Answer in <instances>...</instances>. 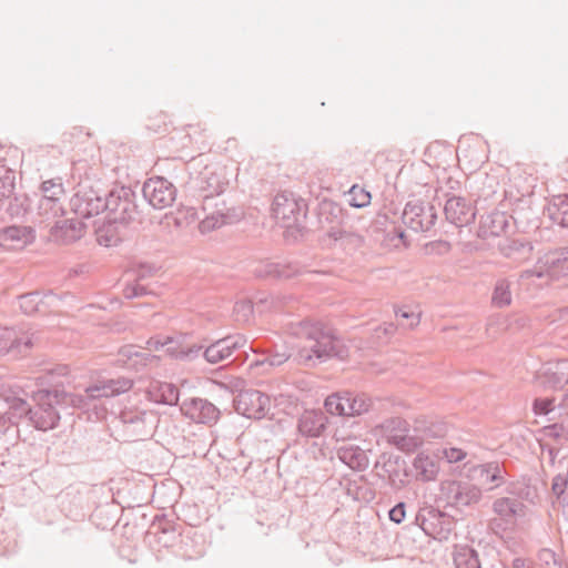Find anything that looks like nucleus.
I'll return each mask as SVG.
<instances>
[{
  "instance_id": "f257e3e1",
  "label": "nucleus",
  "mask_w": 568,
  "mask_h": 568,
  "mask_svg": "<svg viewBox=\"0 0 568 568\" xmlns=\"http://www.w3.org/2000/svg\"><path fill=\"white\" fill-rule=\"evenodd\" d=\"M288 331L293 336L306 342L296 355L298 364L311 367L331 357L344 358L347 355L342 339L323 323L308 318L298 320L288 324Z\"/></svg>"
},
{
  "instance_id": "f03ea898",
  "label": "nucleus",
  "mask_w": 568,
  "mask_h": 568,
  "mask_svg": "<svg viewBox=\"0 0 568 568\" xmlns=\"http://www.w3.org/2000/svg\"><path fill=\"white\" fill-rule=\"evenodd\" d=\"M34 406L28 409V418L32 426L42 432L58 427L61 412L68 408H79L87 412L85 399L81 394H73L60 389H39L33 395Z\"/></svg>"
},
{
  "instance_id": "7ed1b4c3",
  "label": "nucleus",
  "mask_w": 568,
  "mask_h": 568,
  "mask_svg": "<svg viewBox=\"0 0 568 568\" xmlns=\"http://www.w3.org/2000/svg\"><path fill=\"white\" fill-rule=\"evenodd\" d=\"M109 220L128 224L141 220L136 193L130 186H118L106 192Z\"/></svg>"
},
{
  "instance_id": "20e7f679",
  "label": "nucleus",
  "mask_w": 568,
  "mask_h": 568,
  "mask_svg": "<svg viewBox=\"0 0 568 568\" xmlns=\"http://www.w3.org/2000/svg\"><path fill=\"white\" fill-rule=\"evenodd\" d=\"M108 207L106 192L88 181L81 182L77 192L70 199V209L80 219L99 215Z\"/></svg>"
},
{
  "instance_id": "39448f33",
  "label": "nucleus",
  "mask_w": 568,
  "mask_h": 568,
  "mask_svg": "<svg viewBox=\"0 0 568 568\" xmlns=\"http://www.w3.org/2000/svg\"><path fill=\"white\" fill-rule=\"evenodd\" d=\"M272 211L276 220L285 229L302 230L307 216V204L304 199L284 191L274 197Z\"/></svg>"
},
{
  "instance_id": "423d86ee",
  "label": "nucleus",
  "mask_w": 568,
  "mask_h": 568,
  "mask_svg": "<svg viewBox=\"0 0 568 568\" xmlns=\"http://www.w3.org/2000/svg\"><path fill=\"white\" fill-rule=\"evenodd\" d=\"M415 523L427 536L440 541L449 538L455 526L450 516L433 507L419 509Z\"/></svg>"
},
{
  "instance_id": "0eeeda50",
  "label": "nucleus",
  "mask_w": 568,
  "mask_h": 568,
  "mask_svg": "<svg viewBox=\"0 0 568 568\" xmlns=\"http://www.w3.org/2000/svg\"><path fill=\"white\" fill-rule=\"evenodd\" d=\"M440 494L447 506L458 509L477 504L481 498V490L474 484L464 480L443 481Z\"/></svg>"
},
{
  "instance_id": "6e6552de",
  "label": "nucleus",
  "mask_w": 568,
  "mask_h": 568,
  "mask_svg": "<svg viewBox=\"0 0 568 568\" xmlns=\"http://www.w3.org/2000/svg\"><path fill=\"white\" fill-rule=\"evenodd\" d=\"M402 220L414 232H427L435 225L437 212L430 203L414 200L406 203Z\"/></svg>"
},
{
  "instance_id": "1a4fd4ad",
  "label": "nucleus",
  "mask_w": 568,
  "mask_h": 568,
  "mask_svg": "<svg viewBox=\"0 0 568 568\" xmlns=\"http://www.w3.org/2000/svg\"><path fill=\"white\" fill-rule=\"evenodd\" d=\"M379 427L387 442L403 452H414L422 444L419 438L409 435V425L402 417L387 418Z\"/></svg>"
},
{
  "instance_id": "9d476101",
  "label": "nucleus",
  "mask_w": 568,
  "mask_h": 568,
  "mask_svg": "<svg viewBox=\"0 0 568 568\" xmlns=\"http://www.w3.org/2000/svg\"><path fill=\"white\" fill-rule=\"evenodd\" d=\"M236 413L246 418L262 419L270 410V397L257 389H244L233 399Z\"/></svg>"
},
{
  "instance_id": "9b49d317",
  "label": "nucleus",
  "mask_w": 568,
  "mask_h": 568,
  "mask_svg": "<svg viewBox=\"0 0 568 568\" xmlns=\"http://www.w3.org/2000/svg\"><path fill=\"white\" fill-rule=\"evenodd\" d=\"M145 201L155 210L171 206L176 199V187L163 176L146 180L142 187Z\"/></svg>"
},
{
  "instance_id": "f8f14e48",
  "label": "nucleus",
  "mask_w": 568,
  "mask_h": 568,
  "mask_svg": "<svg viewBox=\"0 0 568 568\" xmlns=\"http://www.w3.org/2000/svg\"><path fill=\"white\" fill-rule=\"evenodd\" d=\"M317 219L321 229L335 241L349 235L342 226L345 216L339 204L331 200H323L318 204Z\"/></svg>"
},
{
  "instance_id": "ddd939ff",
  "label": "nucleus",
  "mask_w": 568,
  "mask_h": 568,
  "mask_svg": "<svg viewBox=\"0 0 568 568\" xmlns=\"http://www.w3.org/2000/svg\"><path fill=\"white\" fill-rule=\"evenodd\" d=\"M120 420L131 440H139L152 434L155 415L152 412L130 408L120 413Z\"/></svg>"
},
{
  "instance_id": "4468645a",
  "label": "nucleus",
  "mask_w": 568,
  "mask_h": 568,
  "mask_svg": "<svg viewBox=\"0 0 568 568\" xmlns=\"http://www.w3.org/2000/svg\"><path fill=\"white\" fill-rule=\"evenodd\" d=\"M133 386L132 379L129 378H120V379H110L102 385H94L87 387L84 394H81L82 398L85 399V408L87 412L90 409H97V400L102 397H110L120 395L131 389Z\"/></svg>"
},
{
  "instance_id": "2eb2a0df",
  "label": "nucleus",
  "mask_w": 568,
  "mask_h": 568,
  "mask_svg": "<svg viewBox=\"0 0 568 568\" xmlns=\"http://www.w3.org/2000/svg\"><path fill=\"white\" fill-rule=\"evenodd\" d=\"M246 343L247 339L244 335H229L206 346L203 351V357L210 364H217L230 357L235 351L244 347Z\"/></svg>"
},
{
  "instance_id": "dca6fc26",
  "label": "nucleus",
  "mask_w": 568,
  "mask_h": 568,
  "mask_svg": "<svg viewBox=\"0 0 568 568\" xmlns=\"http://www.w3.org/2000/svg\"><path fill=\"white\" fill-rule=\"evenodd\" d=\"M444 214L450 224H454L457 227H463L475 221L476 209L465 197L452 195L446 200Z\"/></svg>"
},
{
  "instance_id": "f3484780",
  "label": "nucleus",
  "mask_w": 568,
  "mask_h": 568,
  "mask_svg": "<svg viewBox=\"0 0 568 568\" xmlns=\"http://www.w3.org/2000/svg\"><path fill=\"white\" fill-rule=\"evenodd\" d=\"M181 409L186 417L200 424L211 425L220 417V409L207 399L200 397L185 399Z\"/></svg>"
},
{
  "instance_id": "a211bd4d",
  "label": "nucleus",
  "mask_w": 568,
  "mask_h": 568,
  "mask_svg": "<svg viewBox=\"0 0 568 568\" xmlns=\"http://www.w3.org/2000/svg\"><path fill=\"white\" fill-rule=\"evenodd\" d=\"M36 240V230L30 225H9L0 230V246L6 250H22Z\"/></svg>"
},
{
  "instance_id": "6ab92c4d",
  "label": "nucleus",
  "mask_w": 568,
  "mask_h": 568,
  "mask_svg": "<svg viewBox=\"0 0 568 568\" xmlns=\"http://www.w3.org/2000/svg\"><path fill=\"white\" fill-rule=\"evenodd\" d=\"M302 268L297 262H261L254 267L253 273L261 278L282 280L301 274Z\"/></svg>"
},
{
  "instance_id": "aec40b11",
  "label": "nucleus",
  "mask_w": 568,
  "mask_h": 568,
  "mask_svg": "<svg viewBox=\"0 0 568 568\" xmlns=\"http://www.w3.org/2000/svg\"><path fill=\"white\" fill-rule=\"evenodd\" d=\"M538 258L545 276L550 280H560L565 277V271L568 263V246L550 250Z\"/></svg>"
},
{
  "instance_id": "412c9836",
  "label": "nucleus",
  "mask_w": 568,
  "mask_h": 568,
  "mask_svg": "<svg viewBox=\"0 0 568 568\" xmlns=\"http://www.w3.org/2000/svg\"><path fill=\"white\" fill-rule=\"evenodd\" d=\"M155 361L158 357L150 352L134 345H125L119 349L115 363L124 368L139 372Z\"/></svg>"
},
{
  "instance_id": "4be33fe9",
  "label": "nucleus",
  "mask_w": 568,
  "mask_h": 568,
  "mask_svg": "<svg viewBox=\"0 0 568 568\" xmlns=\"http://www.w3.org/2000/svg\"><path fill=\"white\" fill-rule=\"evenodd\" d=\"M327 424L328 418L323 410H305L298 418L297 430L304 437L317 438L324 435Z\"/></svg>"
},
{
  "instance_id": "5701e85b",
  "label": "nucleus",
  "mask_w": 568,
  "mask_h": 568,
  "mask_svg": "<svg viewBox=\"0 0 568 568\" xmlns=\"http://www.w3.org/2000/svg\"><path fill=\"white\" fill-rule=\"evenodd\" d=\"M77 219L58 220L50 230L51 237L60 244H71L84 234L85 225Z\"/></svg>"
},
{
  "instance_id": "b1692460",
  "label": "nucleus",
  "mask_w": 568,
  "mask_h": 568,
  "mask_svg": "<svg viewBox=\"0 0 568 568\" xmlns=\"http://www.w3.org/2000/svg\"><path fill=\"white\" fill-rule=\"evenodd\" d=\"M215 205L217 209L210 216H206L201 223V227L205 231L214 230L223 225L234 224L239 222L244 215L242 207H229L224 201L222 202L221 206L219 204Z\"/></svg>"
},
{
  "instance_id": "393cba45",
  "label": "nucleus",
  "mask_w": 568,
  "mask_h": 568,
  "mask_svg": "<svg viewBox=\"0 0 568 568\" xmlns=\"http://www.w3.org/2000/svg\"><path fill=\"white\" fill-rule=\"evenodd\" d=\"M250 349L254 353H262L264 358L256 361L255 365L268 364L270 366H281L292 356L290 348L285 344L262 345L257 341H253Z\"/></svg>"
},
{
  "instance_id": "a878e982",
  "label": "nucleus",
  "mask_w": 568,
  "mask_h": 568,
  "mask_svg": "<svg viewBox=\"0 0 568 568\" xmlns=\"http://www.w3.org/2000/svg\"><path fill=\"white\" fill-rule=\"evenodd\" d=\"M509 226V216L505 212L493 211L480 217L478 237L489 239L500 236Z\"/></svg>"
},
{
  "instance_id": "bb28decb",
  "label": "nucleus",
  "mask_w": 568,
  "mask_h": 568,
  "mask_svg": "<svg viewBox=\"0 0 568 568\" xmlns=\"http://www.w3.org/2000/svg\"><path fill=\"white\" fill-rule=\"evenodd\" d=\"M32 338L28 334H19L13 327H0V352L26 354L32 347Z\"/></svg>"
},
{
  "instance_id": "cd10ccee",
  "label": "nucleus",
  "mask_w": 568,
  "mask_h": 568,
  "mask_svg": "<svg viewBox=\"0 0 568 568\" xmlns=\"http://www.w3.org/2000/svg\"><path fill=\"white\" fill-rule=\"evenodd\" d=\"M525 505L515 497H500L494 500L493 510L506 525H515L517 517L525 516Z\"/></svg>"
},
{
  "instance_id": "c85d7f7f",
  "label": "nucleus",
  "mask_w": 568,
  "mask_h": 568,
  "mask_svg": "<svg viewBox=\"0 0 568 568\" xmlns=\"http://www.w3.org/2000/svg\"><path fill=\"white\" fill-rule=\"evenodd\" d=\"M545 388L559 389L568 383V372L565 362L548 363L538 375Z\"/></svg>"
},
{
  "instance_id": "c756f323",
  "label": "nucleus",
  "mask_w": 568,
  "mask_h": 568,
  "mask_svg": "<svg viewBox=\"0 0 568 568\" xmlns=\"http://www.w3.org/2000/svg\"><path fill=\"white\" fill-rule=\"evenodd\" d=\"M200 190L203 192V199L206 204L216 195H221L229 182L217 172L205 171L200 178Z\"/></svg>"
},
{
  "instance_id": "7c9ffc66",
  "label": "nucleus",
  "mask_w": 568,
  "mask_h": 568,
  "mask_svg": "<svg viewBox=\"0 0 568 568\" xmlns=\"http://www.w3.org/2000/svg\"><path fill=\"white\" fill-rule=\"evenodd\" d=\"M339 460L354 470H364L368 466V456L364 449L354 445H344L338 448Z\"/></svg>"
},
{
  "instance_id": "2f4dec72",
  "label": "nucleus",
  "mask_w": 568,
  "mask_h": 568,
  "mask_svg": "<svg viewBox=\"0 0 568 568\" xmlns=\"http://www.w3.org/2000/svg\"><path fill=\"white\" fill-rule=\"evenodd\" d=\"M415 477L422 481L434 480L439 471L438 462L424 453H419L413 460Z\"/></svg>"
},
{
  "instance_id": "473e14b6",
  "label": "nucleus",
  "mask_w": 568,
  "mask_h": 568,
  "mask_svg": "<svg viewBox=\"0 0 568 568\" xmlns=\"http://www.w3.org/2000/svg\"><path fill=\"white\" fill-rule=\"evenodd\" d=\"M548 217L557 225L568 229V195H558L547 206Z\"/></svg>"
},
{
  "instance_id": "72a5a7b5",
  "label": "nucleus",
  "mask_w": 568,
  "mask_h": 568,
  "mask_svg": "<svg viewBox=\"0 0 568 568\" xmlns=\"http://www.w3.org/2000/svg\"><path fill=\"white\" fill-rule=\"evenodd\" d=\"M453 561L456 568H481L478 552L467 545L455 547Z\"/></svg>"
},
{
  "instance_id": "f704fd0d",
  "label": "nucleus",
  "mask_w": 568,
  "mask_h": 568,
  "mask_svg": "<svg viewBox=\"0 0 568 568\" xmlns=\"http://www.w3.org/2000/svg\"><path fill=\"white\" fill-rule=\"evenodd\" d=\"M65 213L61 201L48 197H40L37 206V215L40 222L53 221Z\"/></svg>"
},
{
  "instance_id": "c9c22d12",
  "label": "nucleus",
  "mask_w": 568,
  "mask_h": 568,
  "mask_svg": "<svg viewBox=\"0 0 568 568\" xmlns=\"http://www.w3.org/2000/svg\"><path fill=\"white\" fill-rule=\"evenodd\" d=\"M473 471L484 483L494 484L495 487L500 486L503 483V467L496 462L480 464L474 467Z\"/></svg>"
},
{
  "instance_id": "e433bc0d",
  "label": "nucleus",
  "mask_w": 568,
  "mask_h": 568,
  "mask_svg": "<svg viewBox=\"0 0 568 568\" xmlns=\"http://www.w3.org/2000/svg\"><path fill=\"white\" fill-rule=\"evenodd\" d=\"M511 283L507 278L497 280L493 295H491V304L495 307L504 308L511 304Z\"/></svg>"
},
{
  "instance_id": "4c0bfd02",
  "label": "nucleus",
  "mask_w": 568,
  "mask_h": 568,
  "mask_svg": "<svg viewBox=\"0 0 568 568\" xmlns=\"http://www.w3.org/2000/svg\"><path fill=\"white\" fill-rule=\"evenodd\" d=\"M347 397V413L348 416H357L367 413L372 406L371 398L364 393L346 392Z\"/></svg>"
},
{
  "instance_id": "58836bf2",
  "label": "nucleus",
  "mask_w": 568,
  "mask_h": 568,
  "mask_svg": "<svg viewBox=\"0 0 568 568\" xmlns=\"http://www.w3.org/2000/svg\"><path fill=\"white\" fill-rule=\"evenodd\" d=\"M16 187V173L7 166L6 160L0 161V201L10 199Z\"/></svg>"
},
{
  "instance_id": "ea45409f",
  "label": "nucleus",
  "mask_w": 568,
  "mask_h": 568,
  "mask_svg": "<svg viewBox=\"0 0 568 568\" xmlns=\"http://www.w3.org/2000/svg\"><path fill=\"white\" fill-rule=\"evenodd\" d=\"M347 400H349V398L347 397L346 392L334 393L326 397L324 407L331 415L348 416L346 408Z\"/></svg>"
},
{
  "instance_id": "a19ab883",
  "label": "nucleus",
  "mask_w": 568,
  "mask_h": 568,
  "mask_svg": "<svg viewBox=\"0 0 568 568\" xmlns=\"http://www.w3.org/2000/svg\"><path fill=\"white\" fill-rule=\"evenodd\" d=\"M41 197L54 199L61 201L64 196V187L61 178H54L41 183Z\"/></svg>"
},
{
  "instance_id": "79ce46f5",
  "label": "nucleus",
  "mask_w": 568,
  "mask_h": 568,
  "mask_svg": "<svg viewBox=\"0 0 568 568\" xmlns=\"http://www.w3.org/2000/svg\"><path fill=\"white\" fill-rule=\"evenodd\" d=\"M43 301L39 292H30L19 296V307L26 315H32L40 311Z\"/></svg>"
},
{
  "instance_id": "37998d69",
  "label": "nucleus",
  "mask_w": 568,
  "mask_h": 568,
  "mask_svg": "<svg viewBox=\"0 0 568 568\" xmlns=\"http://www.w3.org/2000/svg\"><path fill=\"white\" fill-rule=\"evenodd\" d=\"M371 193L357 184L348 191V203L353 207H365L371 203Z\"/></svg>"
},
{
  "instance_id": "c03bdc74",
  "label": "nucleus",
  "mask_w": 568,
  "mask_h": 568,
  "mask_svg": "<svg viewBox=\"0 0 568 568\" xmlns=\"http://www.w3.org/2000/svg\"><path fill=\"white\" fill-rule=\"evenodd\" d=\"M176 528V524L174 520H171L166 517V515H156L149 528L148 534L153 535L154 537L163 534V532H171Z\"/></svg>"
},
{
  "instance_id": "a18cd8bd",
  "label": "nucleus",
  "mask_w": 568,
  "mask_h": 568,
  "mask_svg": "<svg viewBox=\"0 0 568 568\" xmlns=\"http://www.w3.org/2000/svg\"><path fill=\"white\" fill-rule=\"evenodd\" d=\"M532 251L530 242L519 239L508 240L507 245L503 247L506 256H514L515 254L529 255Z\"/></svg>"
},
{
  "instance_id": "49530a36",
  "label": "nucleus",
  "mask_w": 568,
  "mask_h": 568,
  "mask_svg": "<svg viewBox=\"0 0 568 568\" xmlns=\"http://www.w3.org/2000/svg\"><path fill=\"white\" fill-rule=\"evenodd\" d=\"M28 199L22 195V196H18V195H13L12 197H10V201H9V204H8V207H7V212L9 213L10 216H20L22 214H24L28 210Z\"/></svg>"
},
{
  "instance_id": "de8ad7c7",
  "label": "nucleus",
  "mask_w": 568,
  "mask_h": 568,
  "mask_svg": "<svg viewBox=\"0 0 568 568\" xmlns=\"http://www.w3.org/2000/svg\"><path fill=\"white\" fill-rule=\"evenodd\" d=\"M161 389V403L165 405H175L179 402L180 392L176 386L170 383H164L160 387Z\"/></svg>"
},
{
  "instance_id": "09e8293b",
  "label": "nucleus",
  "mask_w": 568,
  "mask_h": 568,
  "mask_svg": "<svg viewBox=\"0 0 568 568\" xmlns=\"http://www.w3.org/2000/svg\"><path fill=\"white\" fill-rule=\"evenodd\" d=\"M554 402L555 398L552 397L535 398L532 402L534 414L548 415L555 409Z\"/></svg>"
},
{
  "instance_id": "8fccbe9b",
  "label": "nucleus",
  "mask_w": 568,
  "mask_h": 568,
  "mask_svg": "<svg viewBox=\"0 0 568 568\" xmlns=\"http://www.w3.org/2000/svg\"><path fill=\"white\" fill-rule=\"evenodd\" d=\"M204 348L205 347L203 345H197V344L186 345V344H184L183 351L180 352V354H181L180 361H182V362L194 361L200 355L203 356Z\"/></svg>"
},
{
  "instance_id": "3c124183",
  "label": "nucleus",
  "mask_w": 568,
  "mask_h": 568,
  "mask_svg": "<svg viewBox=\"0 0 568 568\" xmlns=\"http://www.w3.org/2000/svg\"><path fill=\"white\" fill-rule=\"evenodd\" d=\"M450 248V243L444 240L432 241L425 245L427 254L445 255Z\"/></svg>"
},
{
  "instance_id": "603ef678",
  "label": "nucleus",
  "mask_w": 568,
  "mask_h": 568,
  "mask_svg": "<svg viewBox=\"0 0 568 568\" xmlns=\"http://www.w3.org/2000/svg\"><path fill=\"white\" fill-rule=\"evenodd\" d=\"M9 403L10 409L14 412V415L21 417L23 415L28 416V409H31V406L20 397H12L6 399Z\"/></svg>"
},
{
  "instance_id": "864d4df0",
  "label": "nucleus",
  "mask_w": 568,
  "mask_h": 568,
  "mask_svg": "<svg viewBox=\"0 0 568 568\" xmlns=\"http://www.w3.org/2000/svg\"><path fill=\"white\" fill-rule=\"evenodd\" d=\"M545 432L550 438L568 440V428L562 424L554 423L545 427Z\"/></svg>"
},
{
  "instance_id": "5fc2aeb1",
  "label": "nucleus",
  "mask_w": 568,
  "mask_h": 568,
  "mask_svg": "<svg viewBox=\"0 0 568 568\" xmlns=\"http://www.w3.org/2000/svg\"><path fill=\"white\" fill-rule=\"evenodd\" d=\"M234 312L239 316L237 320L248 321L253 313V305L250 301H240L234 305Z\"/></svg>"
},
{
  "instance_id": "6e6d98bb",
  "label": "nucleus",
  "mask_w": 568,
  "mask_h": 568,
  "mask_svg": "<svg viewBox=\"0 0 568 568\" xmlns=\"http://www.w3.org/2000/svg\"><path fill=\"white\" fill-rule=\"evenodd\" d=\"M182 339V336L172 337V343L165 344V352L170 357L180 361V352H182L184 347Z\"/></svg>"
},
{
  "instance_id": "4d7b16f0",
  "label": "nucleus",
  "mask_w": 568,
  "mask_h": 568,
  "mask_svg": "<svg viewBox=\"0 0 568 568\" xmlns=\"http://www.w3.org/2000/svg\"><path fill=\"white\" fill-rule=\"evenodd\" d=\"M406 516V505L403 501L397 503L393 508L388 511L389 519L395 524H400L404 521Z\"/></svg>"
},
{
  "instance_id": "13d9d810",
  "label": "nucleus",
  "mask_w": 568,
  "mask_h": 568,
  "mask_svg": "<svg viewBox=\"0 0 568 568\" xmlns=\"http://www.w3.org/2000/svg\"><path fill=\"white\" fill-rule=\"evenodd\" d=\"M531 277H537V278L546 277L545 273H544V271L541 268V265L539 263V258L537 260L536 264L531 268H527V270L521 271L520 275H519L520 280H528V278H531Z\"/></svg>"
},
{
  "instance_id": "bf43d9fd",
  "label": "nucleus",
  "mask_w": 568,
  "mask_h": 568,
  "mask_svg": "<svg viewBox=\"0 0 568 568\" xmlns=\"http://www.w3.org/2000/svg\"><path fill=\"white\" fill-rule=\"evenodd\" d=\"M179 536H180V534L178 532V528H175L174 530H172V535L169 531L163 532V534L155 536V539H156L158 544H160L161 546L171 547L175 544Z\"/></svg>"
},
{
  "instance_id": "052dcab7",
  "label": "nucleus",
  "mask_w": 568,
  "mask_h": 568,
  "mask_svg": "<svg viewBox=\"0 0 568 568\" xmlns=\"http://www.w3.org/2000/svg\"><path fill=\"white\" fill-rule=\"evenodd\" d=\"M427 436L432 438H442L446 436L448 428L444 423H434L427 428Z\"/></svg>"
},
{
  "instance_id": "680f3d73",
  "label": "nucleus",
  "mask_w": 568,
  "mask_h": 568,
  "mask_svg": "<svg viewBox=\"0 0 568 568\" xmlns=\"http://www.w3.org/2000/svg\"><path fill=\"white\" fill-rule=\"evenodd\" d=\"M395 314L397 318L410 321L408 324L409 327L417 325L419 322V316L405 307L396 310Z\"/></svg>"
},
{
  "instance_id": "e2e57ef3",
  "label": "nucleus",
  "mask_w": 568,
  "mask_h": 568,
  "mask_svg": "<svg viewBox=\"0 0 568 568\" xmlns=\"http://www.w3.org/2000/svg\"><path fill=\"white\" fill-rule=\"evenodd\" d=\"M444 455L449 463H458L466 457V453L463 449L456 447L444 449Z\"/></svg>"
},
{
  "instance_id": "0e129e2a",
  "label": "nucleus",
  "mask_w": 568,
  "mask_h": 568,
  "mask_svg": "<svg viewBox=\"0 0 568 568\" xmlns=\"http://www.w3.org/2000/svg\"><path fill=\"white\" fill-rule=\"evenodd\" d=\"M400 457L395 456L394 458L392 456L388 457L386 462L383 463V469L385 473L388 474L390 478L397 475L395 467L399 464Z\"/></svg>"
},
{
  "instance_id": "69168bd1",
  "label": "nucleus",
  "mask_w": 568,
  "mask_h": 568,
  "mask_svg": "<svg viewBox=\"0 0 568 568\" xmlns=\"http://www.w3.org/2000/svg\"><path fill=\"white\" fill-rule=\"evenodd\" d=\"M172 343V336H165V337H159V336H155V337H151L149 341H148V346H149V349H160V348H163L165 347V344H170Z\"/></svg>"
},
{
  "instance_id": "338daca9",
  "label": "nucleus",
  "mask_w": 568,
  "mask_h": 568,
  "mask_svg": "<svg viewBox=\"0 0 568 568\" xmlns=\"http://www.w3.org/2000/svg\"><path fill=\"white\" fill-rule=\"evenodd\" d=\"M98 242L100 245H104L106 247L116 245L118 239L113 235L104 234L102 231L98 233Z\"/></svg>"
},
{
  "instance_id": "774afa93",
  "label": "nucleus",
  "mask_w": 568,
  "mask_h": 568,
  "mask_svg": "<svg viewBox=\"0 0 568 568\" xmlns=\"http://www.w3.org/2000/svg\"><path fill=\"white\" fill-rule=\"evenodd\" d=\"M154 271H155L154 266L141 264V265H139V267L136 270V277H138V280H143L146 276L152 275Z\"/></svg>"
}]
</instances>
